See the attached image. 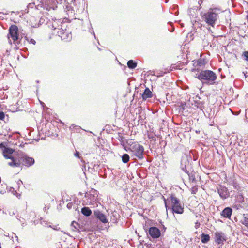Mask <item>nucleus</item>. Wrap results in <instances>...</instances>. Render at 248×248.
<instances>
[{
  "instance_id": "c756f323",
  "label": "nucleus",
  "mask_w": 248,
  "mask_h": 248,
  "mask_svg": "<svg viewBox=\"0 0 248 248\" xmlns=\"http://www.w3.org/2000/svg\"><path fill=\"white\" fill-rule=\"evenodd\" d=\"M74 155L76 157L79 158L80 160V161L82 163V164H85V161L83 159L82 157L80 156L79 152L76 151L75 152Z\"/></svg>"
},
{
  "instance_id": "6e6552de",
  "label": "nucleus",
  "mask_w": 248,
  "mask_h": 248,
  "mask_svg": "<svg viewBox=\"0 0 248 248\" xmlns=\"http://www.w3.org/2000/svg\"><path fill=\"white\" fill-rule=\"evenodd\" d=\"M163 198L167 212L171 206H175L180 203L179 200L174 195H171L167 200L164 197Z\"/></svg>"
},
{
  "instance_id": "5701e85b",
  "label": "nucleus",
  "mask_w": 248,
  "mask_h": 248,
  "mask_svg": "<svg viewBox=\"0 0 248 248\" xmlns=\"http://www.w3.org/2000/svg\"><path fill=\"white\" fill-rule=\"evenodd\" d=\"M229 184L231 186H232L233 188L237 190H240V186L237 183V182L234 179H232L229 182Z\"/></svg>"
},
{
  "instance_id": "4d7b16f0",
  "label": "nucleus",
  "mask_w": 248,
  "mask_h": 248,
  "mask_svg": "<svg viewBox=\"0 0 248 248\" xmlns=\"http://www.w3.org/2000/svg\"><path fill=\"white\" fill-rule=\"evenodd\" d=\"M48 227H50V228H52L53 229V227L51 225H49L48 226Z\"/></svg>"
},
{
  "instance_id": "69168bd1",
  "label": "nucleus",
  "mask_w": 248,
  "mask_h": 248,
  "mask_svg": "<svg viewBox=\"0 0 248 248\" xmlns=\"http://www.w3.org/2000/svg\"><path fill=\"white\" fill-rule=\"evenodd\" d=\"M98 50H100V51L101 50V48H100L99 47H98Z\"/></svg>"
},
{
  "instance_id": "864d4df0",
  "label": "nucleus",
  "mask_w": 248,
  "mask_h": 248,
  "mask_svg": "<svg viewBox=\"0 0 248 248\" xmlns=\"http://www.w3.org/2000/svg\"><path fill=\"white\" fill-rule=\"evenodd\" d=\"M168 24H170V25H172V22H168Z\"/></svg>"
},
{
  "instance_id": "37998d69",
  "label": "nucleus",
  "mask_w": 248,
  "mask_h": 248,
  "mask_svg": "<svg viewBox=\"0 0 248 248\" xmlns=\"http://www.w3.org/2000/svg\"><path fill=\"white\" fill-rule=\"evenodd\" d=\"M53 229L54 230H58V226L55 225L53 226Z\"/></svg>"
},
{
  "instance_id": "de8ad7c7",
  "label": "nucleus",
  "mask_w": 248,
  "mask_h": 248,
  "mask_svg": "<svg viewBox=\"0 0 248 248\" xmlns=\"http://www.w3.org/2000/svg\"><path fill=\"white\" fill-rule=\"evenodd\" d=\"M166 229V228L164 226V225H162V231L163 230L164 231H165Z\"/></svg>"
},
{
  "instance_id": "2eb2a0df",
  "label": "nucleus",
  "mask_w": 248,
  "mask_h": 248,
  "mask_svg": "<svg viewBox=\"0 0 248 248\" xmlns=\"http://www.w3.org/2000/svg\"><path fill=\"white\" fill-rule=\"evenodd\" d=\"M186 162L187 161L186 160H184V159L183 160H181V168L182 169V170L184 171L186 173H187L189 176V179L190 181L191 182H196V180H195V175L194 174H193L192 173H189L188 171L186 169Z\"/></svg>"
},
{
  "instance_id": "09e8293b",
  "label": "nucleus",
  "mask_w": 248,
  "mask_h": 248,
  "mask_svg": "<svg viewBox=\"0 0 248 248\" xmlns=\"http://www.w3.org/2000/svg\"><path fill=\"white\" fill-rule=\"evenodd\" d=\"M195 64H196V65H200V62L197 61L195 62Z\"/></svg>"
},
{
  "instance_id": "9d476101",
  "label": "nucleus",
  "mask_w": 248,
  "mask_h": 248,
  "mask_svg": "<svg viewBox=\"0 0 248 248\" xmlns=\"http://www.w3.org/2000/svg\"><path fill=\"white\" fill-rule=\"evenodd\" d=\"M41 7L47 11H49L50 9L55 10L57 5L55 0H45L44 3L41 4Z\"/></svg>"
},
{
  "instance_id": "0e129e2a",
  "label": "nucleus",
  "mask_w": 248,
  "mask_h": 248,
  "mask_svg": "<svg viewBox=\"0 0 248 248\" xmlns=\"http://www.w3.org/2000/svg\"><path fill=\"white\" fill-rule=\"evenodd\" d=\"M15 237L17 238V240L18 239V237H17V236H16V235H15Z\"/></svg>"
},
{
  "instance_id": "f704fd0d",
  "label": "nucleus",
  "mask_w": 248,
  "mask_h": 248,
  "mask_svg": "<svg viewBox=\"0 0 248 248\" xmlns=\"http://www.w3.org/2000/svg\"><path fill=\"white\" fill-rule=\"evenodd\" d=\"M168 72H169L168 71H165V72L160 71V72L157 73V75L156 76L157 77H162L165 74L167 73Z\"/></svg>"
},
{
  "instance_id": "ea45409f",
  "label": "nucleus",
  "mask_w": 248,
  "mask_h": 248,
  "mask_svg": "<svg viewBox=\"0 0 248 248\" xmlns=\"http://www.w3.org/2000/svg\"><path fill=\"white\" fill-rule=\"evenodd\" d=\"M22 184V181L21 180H18L17 182V185L19 186Z\"/></svg>"
},
{
  "instance_id": "f03ea898",
  "label": "nucleus",
  "mask_w": 248,
  "mask_h": 248,
  "mask_svg": "<svg viewBox=\"0 0 248 248\" xmlns=\"http://www.w3.org/2000/svg\"><path fill=\"white\" fill-rule=\"evenodd\" d=\"M221 12V10L218 8H210L206 13L202 14L201 17L208 26L214 27L219 19V14Z\"/></svg>"
},
{
  "instance_id": "a211bd4d",
  "label": "nucleus",
  "mask_w": 248,
  "mask_h": 248,
  "mask_svg": "<svg viewBox=\"0 0 248 248\" xmlns=\"http://www.w3.org/2000/svg\"><path fill=\"white\" fill-rule=\"evenodd\" d=\"M172 211L173 213L181 214L184 212V208L181 206L180 203H178L175 206H171V207L169 209Z\"/></svg>"
},
{
  "instance_id": "603ef678",
  "label": "nucleus",
  "mask_w": 248,
  "mask_h": 248,
  "mask_svg": "<svg viewBox=\"0 0 248 248\" xmlns=\"http://www.w3.org/2000/svg\"><path fill=\"white\" fill-rule=\"evenodd\" d=\"M47 209H48V207H47ZM46 209H47V207H45L44 208V211H46Z\"/></svg>"
},
{
  "instance_id": "6e6d98bb",
  "label": "nucleus",
  "mask_w": 248,
  "mask_h": 248,
  "mask_svg": "<svg viewBox=\"0 0 248 248\" xmlns=\"http://www.w3.org/2000/svg\"><path fill=\"white\" fill-rule=\"evenodd\" d=\"M145 162H150V161L148 160L147 158H145Z\"/></svg>"
},
{
  "instance_id": "c85d7f7f",
  "label": "nucleus",
  "mask_w": 248,
  "mask_h": 248,
  "mask_svg": "<svg viewBox=\"0 0 248 248\" xmlns=\"http://www.w3.org/2000/svg\"><path fill=\"white\" fill-rule=\"evenodd\" d=\"M194 105L195 107L199 108L201 110H202L204 108L203 103L199 101H195Z\"/></svg>"
},
{
  "instance_id": "2f4dec72",
  "label": "nucleus",
  "mask_w": 248,
  "mask_h": 248,
  "mask_svg": "<svg viewBox=\"0 0 248 248\" xmlns=\"http://www.w3.org/2000/svg\"><path fill=\"white\" fill-rule=\"evenodd\" d=\"M242 57H243L244 60L248 62V51H245L243 52L242 54Z\"/></svg>"
},
{
  "instance_id": "aec40b11",
  "label": "nucleus",
  "mask_w": 248,
  "mask_h": 248,
  "mask_svg": "<svg viewBox=\"0 0 248 248\" xmlns=\"http://www.w3.org/2000/svg\"><path fill=\"white\" fill-rule=\"evenodd\" d=\"M112 216H111V219L113 223H117L120 218V216L119 212L114 210L111 213Z\"/></svg>"
},
{
  "instance_id": "5fc2aeb1",
  "label": "nucleus",
  "mask_w": 248,
  "mask_h": 248,
  "mask_svg": "<svg viewBox=\"0 0 248 248\" xmlns=\"http://www.w3.org/2000/svg\"><path fill=\"white\" fill-rule=\"evenodd\" d=\"M196 192V190L195 191V190H192V194H195V193Z\"/></svg>"
},
{
  "instance_id": "f8f14e48",
  "label": "nucleus",
  "mask_w": 248,
  "mask_h": 248,
  "mask_svg": "<svg viewBox=\"0 0 248 248\" xmlns=\"http://www.w3.org/2000/svg\"><path fill=\"white\" fill-rule=\"evenodd\" d=\"M14 152V150L9 147H4V149H3L2 153L4 157L6 159H10L13 161V160H16V155L15 156H13L11 155Z\"/></svg>"
},
{
  "instance_id": "20e7f679",
  "label": "nucleus",
  "mask_w": 248,
  "mask_h": 248,
  "mask_svg": "<svg viewBox=\"0 0 248 248\" xmlns=\"http://www.w3.org/2000/svg\"><path fill=\"white\" fill-rule=\"evenodd\" d=\"M195 77L199 79L203 84L213 85L217 78L216 74L211 70H205L195 74Z\"/></svg>"
},
{
  "instance_id": "b1692460",
  "label": "nucleus",
  "mask_w": 248,
  "mask_h": 248,
  "mask_svg": "<svg viewBox=\"0 0 248 248\" xmlns=\"http://www.w3.org/2000/svg\"><path fill=\"white\" fill-rule=\"evenodd\" d=\"M236 202L243 203L244 202V198L242 194H238L235 196Z\"/></svg>"
},
{
  "instance_id": "423d86ee",
  "label": "nucleus",
  "mask_w": 248,
  "mask_h": 248,
  "mask_svg": "<svg viewBox=\"0 0 248 248\" xmlns=\"http://www.w3.org/2000/svg\"><path fill=\"white\" fill-rule=\"evenodd\" d=\"M34 20H35L34 17H32L30 20L31 25L33 28H37L40 25H41L43 24H49L48 27L50 29H51L52 30H55L57 28V23L55 21H54V22H53L52 23H48V21H49V20L45 16H43L40 18L38 23L33 22V21Z\"/></svg>"
},
{
  "instance_id": "bf43d9fd",
  "label": "nucleus",
  "mask_w": 248,
  "mask_h": 248,
  "mask_svg": "<svg viewBox=\"0 0 248 248\" xmlns=\"http://www.w3.org/2000/svg\"><path fill=\"white\" fill-rule=\"evenodd\" d=\"M40 104H41V105H42V104H44V103H43V102H41V101H40Z\"/></svg>"
},
{
  "instance_id": "79ce46f5",
  "label": "nucleus",
  "mask_w": 248,
  "mask_h": 248,
  "mask_svg": "<svg viewBox=\"0 0 248 248\" xmlns=\"http://www.w3.org/2000/svg\"><path fill=\"white\" fill-rule=\"evenodd\" d=\"M39 222H40V220H35L33 221V224L34 225H36V224H37L39 223Z\"/></svg>"
},
{
  "instance_id": "8fccbe9b",
  "label": "nucleus",
  "mask_w": 248,
  "mask_h": 248,
  "mask_svg": "<svg viewBox=\"0 0 248 248\" xmlns=\"http://www.w3.org/2000/svg\"><path fill=\"white\" fill-rule=\"evenodd\" d=\"M24 13H28V12H29L28 9V8L26 9L24 11Z\"/></svg>"
},
{
  "instance_id": "bb28decb",
  "label": "nucleus",
  "mask_w": 248,
  "mask_h": 248,
  "mask_svg": "<svg viewBox=\"0 0 248 248\" xmlns=\"http://www.w3.org/2000/svg\"><path fill=\"white\" fill-rule=\"evenodd\" d=\"M71 226L72 228L73 231H74L79 230L80 228L79 224L74 221L72 222Z\"/></svg>"
},
{
  "instance_id": "3c124183",
  "label": "nucleus",
  "mask_w": 248,
  "mask_h": 248,
  "mask_svg": "<svg viewBox=\"0 0 248 248\" xmlns=\"http://www.w3.org/2000/svg\"><path fill=\"white\" fill-rule=\"evenodd\" d=\"M92 31H93V35H94V36L95 38H96L95 35V33H94V31H93V29H92Z\"/></svg>"
},
{
  "instance_id": "cd10ccee",
  "label": "nucleus",
  "mask_w": 248,
  "mask_h": 248,
  "mask_svg": "<svg viewBox=\"0 0 248 248\" xmlns=\"http://www.w3.org/2000/svg\"><path fill=\"white\" fill-rule=\"evenodd\" d=\"M129 155L127 154H124L122 156V160L124 163H127L129 160Z\"/></svg>"
},
{
  "instance_id": "393cba45",
  "label": "nucleus",
  "mask_w": 248,
  "mask_h": 248,
  "mask_svg": "<svg viewBox=\"0 0 248 248\" xmlns=\"http://www.w3.org/2000/svg\"><path fill=\"white\" fill-rule=\"evenodd\" d=\"M241 222L242 224L244 225L248 229V214H244L243 217Z\"/></svg>"
},
{
  "instance_id": "4468645a",
  "label": "nucleus",
  "mask_w": 248,
  "mask_h": 248,
  "mask_svg": "<svg viewBox=\"0 0 248 248\" xmlns=\"http://www.w3.org/2000/svg\"><path fill=\"white\" fill-rule=\"evenodd\" d=\"M148 233L153 238H158L161 235L160 230L156 227L149 228Z\"/></svg>"
},
{
  "instance_id": "680f3d73",
  "label": "nucleus",
  "mask_w": 248,
  "mask_h": 248,
  "mask_svg": "<svg viewBox=\"0 0 248 248\" xmlns=\"http://www.w3.org/2000/svg\"><path fill=\"white\" fill-rule=\"evenodd\" d=\"M42 0H40V3H41L42 4V3H43V2H42Z\"/></svg>"
},
{
  "instance_id": "412c9836",
  "label": "nucleus",
  "mask_w": 248,
  "mask_h": 248,
  "mask_svg": "<svg viewBox=\"0 0 248 248\" xmlns=\"http://www.w3.org/2000/svg\"><path fill=\"white\" fill-rule=\"evenodd\" d=\"M81 213L86 217L90 216L92 214L91 210L88 207H84L81 209Z\"/></svg>"
},
{
  "instance_id": "a18cd8bd",
  "label": "nucleus",
  "mask_w": 248,
  "mask_h": 248,
  "mask_svg": "<svg viewBox=\"0 0 248 248\" xmlns=\"http://www.w3.org/2000/svg\"><path fill=\"white\" fill-rule=\"evenodd\" d=\"M4 147H5L3 143H2L0 144V148H3V149H4Z\"/></svg>"
},
{
  "instance_id": "f3484780",
  "label": "nucleus",
  "mask_w": 248,
  "mask_h": 248,
  "mask_svg": "<svg viewBox=\"0 0 248 248\" xmlns=\"http://www.w3.org/2000/svg\"><path fill=\"white\" fill-rule=\"evenodd\" d=\"M232 213V209L230 207H225L221 212L220 215L226 218H230Z\"/></svg>"
},
{
  "instance_id": "58836bf2",
  "label": "nucleus",
  "mask_w": 248,
  "mask_h": 248,
  "mask_svg": "<svg viewBox=\"0 0 248 248\" xmlns=\"http://www.w3.org/2000/svg\"><path fill=\"white\" fill-rule=\"evenodd\" d=\"M5 56H9L10 55V50H6L5 54Z\"/></svg>"
},
{
  "instance_id": "0eeeda50",
  "label": "nucleus",
  "mask_w": 248,
  "mask_h": 248,
  "mask_svg": "<svg viewBox=\"0 0 248 248\" xmlns=\"http://www.w3.org/2000/svg\"><path fill=\"white\" fill-rule=\"evenodd\" d=\"M97 191L94 189H92L89 192H86L83 200L85 205H94L97 201Z\"/></svg>"
},
{
  "instance_id": "9b49d317",
  "label": "nucleus",
  "mask_w": 248,
  "mask_h": 248,
  "mask_svg": "<svg viewBox=\"0 0 248 248\" xmlns=\"http://www.w3.org/2000/svg\"><path fill=\"white\" fill-rule=\"evenodd\" d=\"M57 34L61 39L64 41H70L72 39V34L71 32L66 30H64L61 29L58 31Z\"/></svg>"
},
{
  "instance_id": "1a4fd4ad",
  "label": "nucleus",
  "mask_w": 248,
  "mask_h": 248,
  "mask_svg": "<svg viewBox=\"0 0 248 248\" xmlns=\"http://www.w3.org/2000/svg\"><path fill=\"white\" fill-rule=\"evenodd\" d=\"M217 190L218 194L222 199L225 200L229 197L230 193L226 186L219 185L217 187Z\"/></svg>"
},
{
  "instance_id": "39448f33",
  "label": "nucleus",
  "mask_w": 248,
  "mask_h": 248,
  "mask_svg": "<svg viewBox=\"0 0 248 248\" xmlns=\"http://www.w3.org/2000/svg\"><path fill=\"white\" fill-rule=\"evenodd\" d=\"M128 144L130 145L129 150L132 153L133 156L139 160H141L144 158V149L142 145L138 143H134L131 140L129 141V143Z\"/></svg>"
},
{
  "instance_id": "dca6fc26",
  "label": "nucleus",
  "mask_w": 248,
  "mask_h": 248,
  "mask_svg": "<svg viewBox=\"0 0 248 248\" xmlns=\"http://www.w3.org/2000/svg\"><path fill=\"white\" fill-rule=\"evenodd\" d=\"M94 216L99 219L101 222L106 223L108 222V220L106 218V216L99 210H95L93 212Z\"/></svg>"
},
{
  "instance_id": "72a5a7b5",
  "label": "nucleus",
  "mask_w": 248,
  "mask_h": 248,
  "mask_svg": "<svg viewBox=\"0 0 248 248\" xmlns=\"http://www.w3.org/2000/svg\"><path fill=\"white\" fill-rule=\"evenodd\" d=\"M40 223L43 226H45L47 225L48 222L47 221L43 220V218L41 217L40 219Z\"/></svg>"
},
{
  "instance_id": "e433bc0d",
  "label": "nucleus",
  "mask_w": 248,
  "mask_h": 248,
  "mask_svg": "<svg viewBox=\"0 0 248 248\" xmlns=\"http://www.w3.org/2000/svg\"><path fill=\"white\" fill-rule=\"evenodd\" d=\"M35 5V3H30L29 4H28V6H27V8L29 9V8H33L34 6Z\"/></svg>"
},
{
  "instance_id": "7c9ffc66",
  "label": "nucleus",
  "mask_w": 248,
  "mask_h": 248,
  "mask_svg": "<svg viewBox=\"0 0 248 248\" xmlns=\"http://www.w3.org/2000/svg\"><path fill=\"white\" fill-rule=\"evenodd\" d=\"M25 39L27 40L30 44H32L35 45L36 44V41L33 39H29L27 36L25 37Z\"/></svg>"
},
{
  "instance_id": "c9c22d12",
  "label": "nucleus",
  "mask_w": 248,
  "mask_h": 248,
  "mask_svg": "<svg viewBox=\"0 0 248 248\" xmlns=\"http://www.w3.org/2000/svg\"><path fill=\"white\" fill-rule=\"evenodd\" d=\"M5 118V113L3 111H0V120H3Z\"/></svg>"
},
{
  "instance_id": "ddd939ff",
  "label": "nucleus",
  "mask_w": 248,
  "mask_h": 248,
  "mask_svg": "<svg viewBox=\"0 0 248 248\" xmlns=\"http://www.w3.org/2000/svg\"><path fill=\"white\" fill-rule=\"evenodd\" d=\"M226 241L225 234L222 232H217L215 234V241L218 245H223Z\"/></svg>"
},
{
  "instance_id": "6ab92c4d",
  "label": "nucleus",
  "mask_w": 248,
  "mask_h": 248,
  "mask_svg": "<svg viewBox=\"0 0 248 248\" xmlns=\"http://www.w3.org/2000/svg\"><path fill=\"white\" fill-rule=\"evenodd\" d=\"M152 92L150 91L149 88L146 87L142 94V99L145 100L147 98H152Z\"/></svg>"
},
{
  "instance_id": "a19ab883",
  "label": "nucleus",
  "mask_w": 248,
  "mask_h": 248,
  "mask_svg": "<svg viewBox=\"0 0 248 248\" xmlns=\"http://www.w3.org/2000/svg\"><path fill=\"white\" fill-rule=\"evenodd\" d=\"M200 223L198 222H197L196 223H195V227L197 229L198 228H199L200 227Z\"/></svg>"
},
{
  "instance_id": "473e14b6",
  "label": "nucleus",
  "mask_w": 248,
  "mask_h": 248,
  "mask_svg": "<svg viewBox=\"0 0 248 248\" xmlns=\"http://www.w3.org/2000/svg\"><path fill=\"white\" fill-rule=\"evenodd\" d=\"M241 204V203H238V204H233L232 206V207L233 208L236 209V210H239L243 207V206Z\"/></svg>"
},
{
  "instance_id": "4be33fe9",
  "label": "nucleus",
  "mask_w": 248,
  "mask_h": 248,
  "mask_svg": "<svg viewBox=\"0 0 248 248\" xmlns=\"http://www.w3.org/2000/svg\"><path fill=\"white\" fill-rule=\"evenodd\" d=\"M201 239L202 243H207L210 240V236L208 234L202 233L201 235Z\"/></svg>"
},
{
  "instance_id": "13d9d810",
  "label": "nucleus",
  "mask_w": 248,
  "mask_h": 248,
  "mask_svg": "<svg viewBox=\"0 0 248 248\" xmlns=\"http://www.w3.org/2000/svg\"><path fill=\"white\" fill-rule=\"evenodd\" d=\"M144 229L145 230V231L147 232V229L145 228V226H144Z\"/></svg>"
},
{
  "instance_id": "c03bdc74",
  "label": "nucleus",
  "mask_w": 248,
  "mask_h": 248,
  "mask_svg": "<svg viewBox=\"0 0 248 248\" xmlns=\"http://www.w3.org/2000/svg\"><path fill=\"white\" fill-rule=\"evenodd\" d=\"M148 137L149 139H154V138H155V136H151L150 135H148Z\"/></svg>"
},
{
  "instance_id": "7ed1b4c3",
  "label": "nucleus",
  "mask_w": 248,
  "mask_h": 248,
  "mask_svg": "<svg viewBox=\"0 0 248 248\" xmlns=\"http://www.w3.org/2000/svg\"><path fill=\"white\" fill-rule=\"evenodd\" d=\"M8 43L12 45L14 44L15 46V49H18L21 46V38H20L19 29L16 25H11L8 29V33L7 34Z\"/></svg>"
},
{
  "instance_id": "052dcab7",
  "label": "nucleus",
  "mask_w": 248,
  "mask_h": 248,
  "mask_svg": "<svg viewBox=\"0 0 248 248\" xmlns=\"http://www.w3.org/2000/svg\"><path fill=\"white\" fill-rule=\"evenodd\" d=\"M42 105V106L43 107H44L45 106V104H44H44H42V105Z\"/></svg>"
},
{
  "instance_id": "f257e3e1",
  "label": "nucleus",
  "mask_w": 248,
  "mask_h": 248,
  "mask_svg": "<svg viewBox=\"0 0 248 248\" xmlns=\"http://www.w3.org/2000/svg\"><path fill=\"white\" fill-rule=\"evenodd\" d=\"M33 158L28 156L25 153L18 151L16 155V160H13L8 163L10 166L20 167L21 165L29 167L34 164Z\"/></svg>"
},
{
  "instance_id": "a878e982",
  "label": "nucleus",
  "mask_w": 248,
  "mask_h": 248,
  "mask_svg": "<svg viewBox=\"0 0 248 248\" xmlns=\"http://www.w3.org/2000/svg\"><path fill=\"white\" fill-rule=\"evenodd\" d=\"M127 64L129 69H134L137 67V63L135 62L133 60H130L127 62Z\"/></svg>"
},
{
  "instance_id": "e2e57ef3",
  "label": "nucleus",
  "mask_w": 248,
  "mask_h": 248,
  "mask_svg": "<svg viewBox=\"0 0 248 248\" xmlns=\"http://www.w3.org/2000/svg\"><path fill=\"white\" fill-rule=\"evenodd\" d=\"M247 20H248V15L247 16Z\"/></svg>"
},
{
  "instance_id": "49530a36",
  "label": "nucleus",
  "mask_w": 248,
  "mask_h": 248,
  "mask_svg": "<svg viewBox=\"0 0 248 248\" xmlns=\"http://www.w3.org/2000/svg\"><path fill=\"white\" fill-rule=\"evenodd\" d=\"M174 27H172V28H171V30H170V31L172 32H173L174 31Z\"/></svg>"
},
{
  "instance_id": "4c0bfd02",
  "label": "nucleus",
  "mask_w": 248,
  "mask_h": 248,
  "mask_svg": "<svg viewBox=\"0 0 248 248\" xmlns=\"http://www.w3.org/2000/svg\"><path fill=\"white\" fill-rule=\"evenodd\" d=\"M72 206H73V204L72 202H69L67 204V207L69 209H70L72 208Z\"/></svg>"
}]
</instances>
